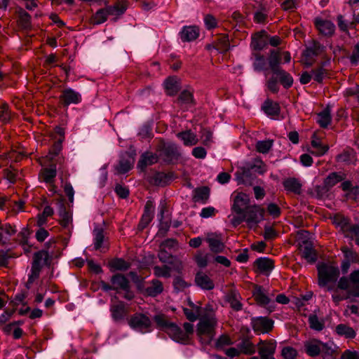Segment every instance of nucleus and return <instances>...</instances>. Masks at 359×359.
Returning <instances> with one entry per match:
<instances>
[{
    "label": "nucleus",
    "mask_w": 359,
    "mask_h": 359,
    "mask_svg": "<svg viewBox=\"0 0 359 359\" xmlns=\"http://www.w3.org/2000/svg\"><path fill=\"white\" fill-rule=\"evenodd\" d=\"M59 215L60 225L63 227H67L71 222V217L64 204H60Z\"/></svg>",
    "instance_id": "54"
},
{
    "label": "nucleus",
    "mask_w": 359,
    "mask_h": 359,
    "mask_svg": "<svg viewBox=\"0 0 359 359\" xmlns=\"http://www.w3.org/2000/svg\"><path fill=\"white\" fill-rule=\"evenodd\" d=\"M193 200L194 202L205 203L210 197V189L208 187H201L194 189Z\"/></svg>",
    "instance_id": "30"
},
{
    "label": "nucleus",
    "mask_w": 359,
    "mask_h": 359,
    "mask_svg": "<svg viewBox=\"0 0 359 359\" xmlns=\"http://www.w3.org/2000/svg\"><path fill=\"white\" fill-rule=\"evenodd\" d=\"M159 260L164 264H168L172 266V269L177 273L181 274L184 270L182 262L176 256H173L164 248H160L158 254Z\"/></svg>",
    "instance_id": "9"
},
{
    "label": "nucleus",
    "mask_w": 359,
    "mask_h": 359,
    "mask_svg": "<svg viewBox=\"0 0 359 359\" xmlns=\"http://www.w3.org/2000/svg\"><path fill=\"white\" fill-rule=\"evenodd\" d=\"M252 294L257 305L265 308L269 313L274 311V302L269 297L267 291L262 286L254 284Z\"/></svg>",
    "instance_id": "6"
},
{
    "label": "nucleus",
    "mask_w": 359,
    "mask_h": 359,
    "mask_svg": "<svg viewBox=\"0 0 359 359\" xmlns=\"http://www.w3.org/2000/svg\"><path fill=\"white\" fill-rule=\"evenodd\" d=\"M229 39L227 34L219 36L217 41L212 44V47L220 52H226L229 49Z\"/></svg>",
    "instance_id": "36"
},
{
    "label": "nucleus",
    "mask_w": 359,
    "mask_h": 359,
    "mask_svg": "<svg viewBox=\"0 0 359 359\" xmlns=\"http://www.w3.org/2000/svg\"><path fill=\"white\" fill-rule=\"evenodd\" d=\"M352 287L349 290L353 297H359V270H355L350 274Z\"/></svg>",
    "instance_id": "42"
},
{
    "label": "nucleus",
    "mask_w": 359,
    "mask_h": 359,
    "mask_svg": "<svg viewBox=\"0 0 359 359\" xmlns=\"http://www.w3.org/2000/svg\"><path fill=\"white\" fill-rule=\"evenodd\" d=\"M109 15V13H108L107 7L106 8L100 9L96 12L93 17L94 24L99 25L104 22Z\"/></svg>",
    "instance_id": "58"
},
{
    "label": "nucleus",
    "mask_w": 359,
    "mask_h": 359,
    "mask_svg": "<svg viewBox=\"0 0 359 359\" xmlns=\"http://www.w3.org/2000/svg\"><path fill=\"white\" fill-rule=\"evenodd\" d=\"M249 201L250 199L248 195L243 193L238 194L233 201V210L238 215L244 213L245 208L248 206Z\"/></svg>",
    "instance_id": "21"
},
{
    "label": "nucleus",
    "mask_w": 359,
    "mask_h": 359,
    "mask_svg": "<svg viewBox=\"0 0 359 359\" xmlns=\"http://www.w3.org/2000/svg\"><path fill=\"white\" fill-rule=\"evenodd\" d=\"M159 158L158 154L146 151L141 155L137 166L143 170L148 165L157 163Z\"/></svg>",
    "instance_id": "24"
},
{
    "label": "nucleus",
    "mask_w": 359,
    "mask_h": 359,
    "mask_svg": "<svg viewBox=\"0 0 359 359\" xmlns=\"http://www.w3.org/2000/svg\"><path fill=\"white\" fill-rule=\"evenodd\" d=\"M315 26L320 34L325 36L330 37L334 34L335 25L330 20L316 18Z\"/></svg>",
    "instance_id": "16"
},
{
    "label": "nucleus",
    "mask_w": 359,
    "mask_h": 359,
    "mask_svg": "<svg viewBox=\"0 0 359 359\" xmlns=\"http://www.w3.org/2000/svg\"><path fill=\"white\" fill-rule=\"evenodd\" d=\"M262 109L267 115L269 116H278L280 111L279 104L269 99L265 100Z\"/></svg>",
    "instance_id": "31"
},
{
    "label": "nucleus",
    "mask_w": 359,
    "mask_h": 359,
    "mask_svg": "<svg viewBox=\"0 0 359 359\" xmlns=\"http://www.w3.org/2000/svg\"><path fill=\"white\" fill-rule=\"evenodd\" d=\"M206 241L209 244L210 249L215 253H219L223 252L224 249V244L217 238L216 236L210 237L208 236L206 238Z\"/></svg>",
    "instance_id": "43"
},
{
    "label": "nucleus",
    "mask_w": 359,
    "mask_h": 359,
    "mask_svg": "<svg viewBox=\"0 0 359 359\" xmlns=\"http://www.w3.org/2000/svg\"><path fill=\"white\" fill-rule=\"evenodd\" d=\"M158 156L165 163H171L177 161L180 156V153L177 147L175 144L165 143L161 140L156 149Z\"/></svg>",
    "instance_id": "5"
},
{
    "label": "nucleus",
    "mask_w": 359,
    "mask_h": 359,
    "mask_svg": "<svg viewBox=\"0 0 359 359\" xmlns=\"http://www.w3.org/2000/svg\"><path fill=\"white\" fill-rule=\"evenodd\" d=\"M273 145V140H264L258 141L256 144V149L258 152L262 154H266L271 149Z\"/></svg>",
    "instance_id": "57"
},
{
    "label": "nucleus",
    "mask_w": 359,
    "mask_h": 359,
    "mask_svg": "<svg viewBox=\"0 0 359 359\" xmlns=\"http://www.w3.org/2000/svg\"><path fill=\"white\" fill-rule=\"evenodd\" d=\"M283 185L287 191L292 192L297 195L302 194V184L295 177H288L283 182Z\"/></svg>",
    "instance_id": "26"
},
{
    "label": "nucleus",
    "mask_w": 359,
    "mask_h": 359,
    "mask_svg": "<svg viewBox=\"0 0 359 359\" xmlns=\"http://www.w3.org/2000/svg\"><path fill=\"white\" fill-rule=\"evenodd\" d=\"M177 136L183 141L186 146L196 145L198 142L196 135L191 130L180 132L177 133Z\"/></svg>",
    "instance_id": "32"
},
{
    "label": "nucleus",
    "mask_w": 359,
    "mask_h": 359,
    "mask_svg": "<svg viewBox=\"0 0 359 359\" xmlns=\"http://www.w3.org/2000/svg\"><path fill=\"white\" fill-rule=\"evenodd\" d=\"M177 102L181 104L194 103L193 94L189 90H183L177 98Z\"/></svg>",
    "instance_id": "60"
},
{
    "label": "nucleus",
    "mask_w": 359,
    "mask_h": 359,
    "mask_svg": "<svg viewBox=\"0 0 359 359\" xmlns=\"http://www.w3.org/2000/svg\"><path fill=\"white\" fill-rule=\"evenodd\" d=\"M264 209L258 205H249L245 208L244 213L241 214L243 218L250 223L257 224L264 217Z\"/></svg>",
    "instance_id": "12"
},
{
    "label": "nucleus",
    "mask_w": 359,
    "mask_h": 359,
    "mask_svg": "<svg viewBox=\"0 0 359 359\" xmlns=\"http://www.w3.org/2000/svg\"><path fill=\"white\" fill-rule=\"evenodd\" d=\"M129 325L138 331L146 332L151 327V321L145 314L136 313L128 320Z\"/></svg>",
    "instance_id": "10"
},
{
    "label": "nucleus",
    "mask_w": 359,
    "mask_h": 359,
    "mask_svg": "<svg viewBox=\"0 0 359 359\" xmlns=\"http://www.w3.org/2000/svg\"><path fill=\"white\" fill-rule=\"evenodd\" d=\"M165 88L167 92V94L173 96L177 94L179 91V86L177 82L174 77H168L165 81Z\"/></svg>",
    "instance_id": "46"
},
{
    "label": "nucleus",
    "mask_w": 359,
    "mask_h": 359,
    "mask_svg": "<svg viewBox=\"0 0 359 359\" xmlns=\"http://www.w3.org/2000/svg\"><path fill=\"white\" fill-rule=\"evenodd\" d=\"M135 153L126 152L121 157L118 165L116 168L118 173L125 174L132 168L135 163Z\"/></svg>",
    "instance_id": "18"
},
{
    "label": "nucleus",
    "mask_w": 359,
    "mask_h": 359,
    "mask_svg": "<svg viewBox=\"0 0 359 359\" xmlns=\"http://www.w3.org/2000/svg\"><path fill=\"white\" fill-rule=\"evenodd\" d=\"M42 261H43L44 265L48 267L50 266L52 262V256L49 255L48 251L44 250H39L35 252L33 255L31 273L29 274L28 280L26 283V287L27 289H29L34 281L39 277L40 273L43 268Z\"/></svg>",
    "instance_id": "2"
},
{
    "label": "nucleus",
    "mask_w": 359,
    "mask_h": 359,
    "mask_svg": "<svg viewBox=\"0 0 359 359\" xmlns=\"http://www.w3.org/2000/svg\"><path fill=\"white\" fill-rule=\"evenodd\" d=\"M283 359H296L297 357V351L291 346L283 347L281 351Z\"/></svg>",
    "instance_id": "63"
},
{
    "label": "nucleus",
    "mask_w": 359,
    "mask_h": 359,
    "mask_svg": "<svg viewBox=\"0 0 359 359\" xmlns=\"http://www.w3.org/2000/svg\"><path fill=\"white\" fill-rule=\"evenodd\" d=\"M194 280L196 285L203 290H211L215 287L212 280L203 272H198Z\"/></svg>",
    "instance_id": "22"
},
{
    "label": "nucleus",
    "mask_w": 359,
    "mask_h": 359,
    "mask_svg": "<svg viewBox=\"0 0 359 359\" xmlns=\"http://www.w3.org/2000/svg\"><path fill=\"white\" fill-rule=\"evenodd\" d=\"M311 146L317 149L316 152H312V154H315L316 156H319L324 155L329 149L327 144H322L320 140L317 138L316 133H314L312 136Z\"/></svg>",
    "instance_id": "40"
},
{
    "label": "nucleus",
    "mask_w": 359,
    "mask_h": 359,
    "mask_svg": "<svg viewBox=\"0 0 359 359\" xmlns=\"http://www.w3.org/2000/svg\"><path fill=\"white\" fill-rule=\"evenodd\" d=\"M320 354L323 359H336L338 355L337 352L326 343H325Z\"/></svg>",
    "instance_id": "59"
},
{
    "label": "nucleus",
    "mask_w": 359,
    "mask_h": 359,
    "mask_svg": "<svg viewBox=\"0 0 359 359\" xmlns=\"http://www.w3.org/2000/svg\"><path fill=\"white\" fill-rule=\"evenodd\" d=\"M318 285L325 287L330 282L337 281L339 276V270L337 266L324 262L318 264Z\"/></svg>",
    "instance_id": "4"
},
{
    "label": "nucleus",
    "mask_w": 359,
    "mask_h": 359,
    "mask_svg": "<svg viewBox=\"0 0 359 359\" xmlns=\"http://www.w3.org/2000/svg\"><path fill=\"white\" fill-rule=\"evenodd\" d=\"M346 175L344 172H330L325 179L324 182L330 189L340 182L346 181Z\"/></svg>",
    "instance_id": "28"
},
{
    "label": "nucleus",
    "mask_w": 359,
    "mask_h": 359,
    "mask_svg": "<svg viewBox=\"0 0 359 359\" xmlns=\"http://www.w3.org/2000/svg\"><path fill=\"white\" fill-rule=\"evenodd\" d=\"M325 50V46L313 39L302 53V56L305 58V64L307 66H311L314 62L313 57L323 55Z\"/></svg>",
    "instance_id": "7"
},
{
    "label": "nucleus",
    "mask_w": 359,
    "mask_h": 359,
    "mask_svg": "<svg viewBox=\"0 0 359 359\" xmlns=\"http://www.w3.org/2000/svg\"><path fill=\"white\" fill-rule=\"evenodd\" d=\"M154 320L157 326L164 331L168 328V327H169V325L172 323V322H170L168 317L164 314L155 316Z\"/></svg>",
    "instance_id": "56"
},
{
    "label": "nucleus",
    "mask_w": 359,
    "mask_h": 359,
    "mask_svg": "<svg viewBox=\"0 0 359 359\" xmlns=\"http://www.w3.org/2000/svg\"><path fill=\"white\" fill-rule=\"evenodd\" d=\"M252 55L255 57V61L253 62V67L255 70L258 72L264 70L266 64L264 56L259 53H253Z\"/></svg>",
    "instance_id": "53"
},
{
    "label": "nucleus",
    "mask_w": 359,
    "mask_h": 359,
    "mask_svg": "<svg viewBox=\"0 0 359 359\" xmlns=\"http://www.w3.org/2000/svg\"><path fill=\"white\" fill-rule=\"evenodd\" d=\"M98 287H101L104 291L111 290H116L117 293L121 291L124 292L123 298L127 300H132L135 295L130 290V285L128 278L121 273H116L111 278V285L102 280L98 283Z\"/></svg>",
    "instance_id": "1"
},
{
    "label": "nucleus",
    "mask_w": 359,
    "mask_h": 359,
    "mask_svg": "<svg viewBox=\"0 0 359 359\" xmlns=\"http://www.w3.org/2000/svg\"><path fill=\"white\" fill-rule=\"evenodd\" d=\"M325 64V62H321L319 66L311 70L313 79L320 83L328 76L327 69L324 68Z\"/></svg>",
    "instance_id": "38"
},
{
    "label": "nucleus",
    "mask_w": 359,
    "mask_h": 359,
    "mask_svg": "<svg viewBox=\"0 0 359 359\" xmlns=\"http://www.w3.org/2000/svg\"><path fill=\"white\" fill-rule=\"evenodd\" d=\"M109 266L111 271H126L130 267V264L121 258H115L109 262Z\"/></svg>",
    "instance_id": "39"
},
{
    "label": "nucleus",
    "mask_w": 359,
    "mask_h": 359,
    "mask_svg": "<svg viewBox=\"0 0 359 359\" xmlns=\"http://www.w3.org/2000/svg\"><path fill=\"white\" fill-rule=\"evenodd\" d=\"M14 257V254L11 250H0V266L7 267L8 264V259Z\"/></svg>",
    "instance_id": "62"
},
{
    "label": "nucleus",
    "mask_w": 359,
    "mask_h": 359,
    "mask_svg": "<svg viewBox=\"0 0 359 359\" xmlns=\"http://www.w3.org/2000/svg\"><path fill=\"white\" fill-rule=\"evenodd\" d=\"M216 325L217 320L214 316L203 317L198 324L197 334L205 335L211 340L215 334Z\"/></svg>",
    "instance_id": "8"
},
{
    "label": "nucleus",
    "mask_w": 359,
    "mask_h": 359,
    "mask_svg": "<svg viewBox=\"0 0 359 359\" xmlns=\"http://www.w3.org/2000/svg\"><path fill=\"white\" fill-rule=\"evenodd\" d=\"M95 233V249L99 250L104 241V230L102 228H95L94 229Z\"/></svg>",
    "instance_id": "61"
},
{
    "label": "nucleus",
    "mask_w": 359,
    "mask_h": 359,
    "mask_svg": "<svg viewBox=\"0 0 359 359\" xmlns=\"http://www.w3.org/2000/svg\"><path fill=\"white\" fill-rule=\"evenodd\" d=\"M332 219V223L340 229L345 237L353 240L354 236L359 235V224H351L348 217L338 213Z\"/></svg>",
    "instance_id": "3"
},
{
    "label": "nucleus",
    "mask_w": 359,
    "mask_h": 359,
    "mask_svg": "<svg viewBox=\"0 0 359 359\" xmlns=\"http://www.w3.org/2000/svg\"><path fill=\"white\" fill-rule=\"evenodd\" d=\"M241 353L246 355H252L255 353L256 347L248 338H243L238 344Z\"/></svg>",
    "instance_id": "37"
},
{
    "label": "nucleus",
    "mask_w": 359,
    "mask_h": 359,
    "mask_svg": "<svg viewBox=\"0 0 359 359\" xmlns=\"http://www.w3.org/2000/svg\"><path fill=\"white\" fill-rule=\"evenodd\" d=\"M255 271L264 273L271 271L274 268V262L267 257H260L254 262Z\"/></svg>",
    "instance_id": "23"
},
{
    "label": "nucleus",
    "mask_w": 359,
    "mask_h": 359,
    "mask_svg": "<svg viewBox=\"0 0 359 359\" xmlns=\"http://www.w3.org/2000/svg\"><path fill=\"white\" fill-rule=\"evenodd\" d=\"M18 22L20 26L23 29H27L31 27V16L22 8L19 10Z\"/></svg>",
    "instance_id": "50"
},
{
    "label": "nucleus",
    "mask_w": 359,
    "mask_h": 359,
    "mask_svg": "<svg viewBox=\"0 0 359 359\" xmlns=\"http://www.w3.org/2000/svg\"><path fill=\"white\" fill-rule=\"evenodd\" d=\"M280 60L281 58L279 51L274 49L271 50L269 57V64L273 74L277 72L280 69H282L280 67Z\"/></svg>",
    "instance_id": "29"
},
{
    "label": "nucleus",
    "mask_w": 359,
    "mask_h": 359,
    "mask_svg": "<svg viewBox=\"0 0 359 359\" xmlns=\"http://www.w3.org/2000/svg\"><path fill=\"white\" fill-rule=\"evenodd\" d=\"M278 76V81L280 84L286 89L290 88L293 84L292 76L284 69H280L273 74Z\"/></svg>",
    "instance_id": "34"
},
{
    "label": "nucleus",
    "mask_w": 359,
    "mask_h": 359,
    "mask_svg": "<svg viewBox=\"0 0 359 359\" xmlns=\"http://www.w3.org/2000/svg\"><path fill=\"white\" fill-rule=\"evenodd\" d=\"M163 291V283L158 279L152 280L149 285L140 289L141 293L146 297H155Z\"/></svg>",
    "instance_id": "15"
},
{
    "label": "nucleus",
    "mask_w": 359,
    "mask_h": 359,
    "mask_svg": "<svg viewBox=\"0 0 359 359\" xmlns=\"http://www.w3.org/2000/svg\"><path fill=\"white\" fill-rule=\"evenodd\" d=\"M172 269V266H169L167 264H164L161 266H155L153 268L154 274L156 277H163L165 278H168L171 276V270Z\"/></svg>",
    "instance_id": "49"
},
{
    "label": "nucleus",
    "mask_w": 359,
    "mask_h": 359,
    "mask_svg": "<svg viewBox=\"0 0 359 359\" xmlns=\"http://www.w3.org/2000/svg\"><path fill=\"white\" fill-rule=\"evenodd\" d=\"M57 169L55 164H52L50 168H43L41 170V177L46 183H51L56 177Z\"/></svg>",
    "instance_id": "45"
},
{
    "label": "nucleus",
    "mask_w": 359,
    "mask_h": 359,
    "mask_svg": "<svg viewBox=\"0 0 359 359\" xmlns=\"http://www.w3.org/2000/svg\"><path fill=\"white\" fill-rule=\"evenodd\" d=\"M59 98L60 103L65 107L71 104H78L81 101V95L71 88L62 90Z\"/></svg>",
    "instance_id": "14"
},
{
    "label": "nucleus",
    "mask_w": 359,
    "mask_h": 359,
    "mask_svg": "<svg viewBox=\"0 0 359 359\" xmlns=\"http://www.w3.org/2000/svg\"><path fill=\"white\" fill-rule=\"evenodd\" d=\"M226 301L234 311H238L242 309L243 305L240 302V296L234 291L231 290L227 294Z\"/></svg>",
    "instance_id": "41"
},
{
    "label": "nucleus",
    "mask_w": 359,
    "mask_h": 359,
    "mask_svg": "<svg viewBox=\"0 0 359 359\" xmlns=\"http://www.w3.org/2000/svg\"><path fill=\"white\" fill-rule=\"evenodd\" d=\"M305 245L302 249V257L310 263H314L317 260V254L313 248L311 244L308 242L304 243Z\"/></svg>",
    "instance_id": "35"
},
{
    "label": "nucleus",
    "mask_w": 359,
    "mask_h": 359,
    "mask_svg": "<svg viewBox=\"0 0 359 359\" xmlns=\"http://www.w3.org/2000/svg\"><path fill=\"white\" fill-rule=\"evenodd\" d=\"M172 178V173H165L163 172H156L149 179V182L156 186L164 187Z\"/></svg>",
    "instance_id": "25"
},
{
    "label": "nucleus",
    "mask_w": 359,
    "mask_h": 359,
    "mask_svg": "<svg viewBox=\"0 0 359 359\" xmlns=\"http://www.w3.org/2000/svg\"><path fill=\"white\" fill-rule=\"evenodd\" d=\"M199 36V29L196 26H185L180 32L181 39L185 41H191L196 39Z\"/></svg>",
    "instance_id": "27"
},
{
    "label": "nucleus",
    "mask_w": 359,
    "mask_h": 359,
    "mask_svg": "<svg viewBox=\"0 0 359 359\" xmlns=\"http://www.w3.org/2000/svg\"><path fill=\"white\" fill-rule=\"evenodd\" d=\"M172 285L176 292L183 291L191 285L190 283L186 282L180 276L174 278Z\"/></svg>",
    "instance_id": "55"
},
{
    "label": "nucleus",
    "mask_w": 359,
    "mask_h": 359,
    "mask_svg": "<svg viewBox=\"0 0 359 359\" xmlns=\"http://www.w3.org/2000/svg\"><path fill=\"white\" fill-rule=\"evenodd\" d=\"M266 46V42L260 32L255 33L252 37L251 46L255 50H261Z\"/></svg>",
    "instance_id": "52"
},
{
    "label": "nucleus",
    "mask_w": 359,
    "mask_h": 359,
    "mask_svg": "<svg viewBox=\"0 0 359 359\" xmlns=\"http://www.w3.org/2000/svg\"><path fill=\"white\" fill-rule=\"evenodd\" d=\"M325 343L318 339H313L304 342L305 352L311 357H316L320 354Z\"/></svg>",
    "instance_id": "17"
},
{
    "label": "nucleus",
    "mask_w": 359,
    "mask_h": 359,
    "mask_svg": "<svg viewBox=\"0 0 359 359\" xmlns=\"http://www.w3.org/2000/svg\"><path fill=\"white\" fill-rule=\"evenodd\" d=\"M330 111L328 109H324L318 114V123L321 128H326L331 122Z\"/></svg>",
    "instance_id": "51"
},
{
    "label": "nucleus",
    "mask_w": 359,
    "mask_h": 359,
    "mask_svg": "<svg viewBox=\"0 0 359 359\" xmlns=\"http://www.w3.org/2000/svg\"><path fill=\"white\" fill-rule=\"evenodd\" d=\"M112 317L116 320H120L124 318L126 314L125 304L120 302L118 304L111 307Z\"/></svg>",
    "instance_id": "47"
},
{
    "label": "nucleus",
    "mask_w": 359,
    "mask_h": 359,
    "mask_svg": "<svg viewBox=\"0 0 359 359\" xmlns=\"http://www.w3.org/2000/svg\"><path fill=\"white\" fill-rule=\"evenodd\" d=\"M165 332L170 337L177 342L186 343L188 341L187 334L184 333L182 329L174 323L170 324Z\"/></svg>",
    "instance_id": "19"
},
{
    "label": "nucleus",
    "mask_w": 359,
    "mask_h": 359,
    "mask_svg": "<svg viewBox=\"0 0 359 359\" xmlns=\"http://www.w3.org/2000/svg\"><path fill=\"white\" fill-rule=\"evenodd\" d=\"M274 321L267 317H257L251 320L252 327L255 332L269 333L273 328Z\"/></svg>",
    "instance_id": "11"
},
{
    "label": "nucleus",
    "mask_w": 359,
    "mask_h": 359,
    "mask_svg": "<svg viewBox=\"0 0 359 359\" xmlns=\"http://www.w3.org/2000/svg\"><path fill=\"white\" fill-rule=\"evenodd\" d=\"M341 250L344 253L347 261L355 262L358 260V254L355 252H353V250H350L348 247L343 246L341 248Z\"/></svg>",
    "instance_id": "64"
},
{
    "label": "nucleus",
    "mask_w": 359,
    "mask_h": 359,
    "mask_svg": "<svg viewBox=\"0 0 359 359\" xmlns=\"http://www.w3.org/2000/svg\"><path fill=\"white\" fill-rule=\"evenodd\" d=\"M340 187L344 191H346L345 197L356 202L359 199V187L353 186L351 181L346 180L341 182Z\"/></svg>",
    "instance_id": "20"
},
{
    "label": "nucleus",
    "mask_w": 359,
    "mask_h": 359,
    "mask_svg": "<svg viewBox=\"0 0 359 359\" xmlns=\"http://www.w3.org/2000/svg\"><path fill=\"white\" fill-rule=\"evenodd\" d=\"M128 6V1L126 0H122L121 1L116 2L114 6H108V13L109 15H121L123 14Z\"/></svg>",
    "instance_id": "44"
},
{
    "label": "nucleus",
    "mask_w": 359,
    "mask_h": 359,
    "mask_svg": "<svg viewBox=\"0 0 359 359\" xmlns=\"http://www.w3.org/2000/svg\"><path fill=\"white\" fill-rule=\"evenodd\" d=\"M335 332L339 336L346 339H353L356 336L355 331L346 324H339L335 327Z\"/></svg>",
    "instance_id": "33"
},
{
    "label": "nucleus",
    "mask_w": 359,
    "mask_h": 359,
    "mask_svg": "<svg viewBox=\"0 0 359 359\" xmlns=\"http://www.w3.org/2000/svg\"><path fill=\"white\" fill-rule=\"evenodd\" d=\"M309 324L311 329L318 332L322 331L325 327L324 320L323 319H319V318L315 314H312L309 316Z\"/></svg>",
    "instance_id": "48"
},
{
    "label": "nucleus",
    "mask_w": 359,
    "mask_h": 359,
    "mask_svg": "<svg viewBox=\"0 0 359 359\" xmlns=\"http://www.w3.org/2000/svg\"><path fill=\"white\" fill-rule=\"evenodd\" d=\"M257 346L258 353L262 359H275L273 354L276 350V342L274 341H260Z\"/></svg>",
    "instance_id": "13"
}]
</instances>
